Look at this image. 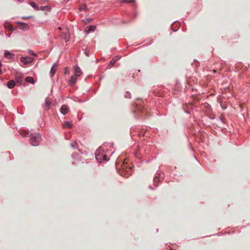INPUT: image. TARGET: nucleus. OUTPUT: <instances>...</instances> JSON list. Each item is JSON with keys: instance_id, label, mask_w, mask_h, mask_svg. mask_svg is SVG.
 <instances>
[{"instance_id": "b1692460", "label": "nucleus", "mask_w": 250, "mask_h": 250, "mask_svg": "<svg viewBox=\"0 0 250 250\" xmlns=\"http://www.w3.org/2000/svg\"><path fill=\"white\" fill-rule=\"evenodd\" d=\"M71 146L73 147V148H75V145L74 144H71Z\"/></svg>"}, {"instance_id": "20e7f679", "label": "nucleus", "mask_w": 250, "mask_h": 250, "mask_svg": "<svg viewBox=\"0 0 250 250\" xmlns=\"http://www.w3.org/2000/svg\"><path fill=\"white\" fill-rule=\"evenodd\" d=\"M19 28L21 30L25 31L29 29V26L25 23L19 22L18 23Z\"/></svg>"}, {"instance_id": "412c9836", "label": "nucleus", "mask_w": 250, "mask_h": 250, "mask_svg": "<svg viewBox=\"0 0 250 250\" xmlns=\"http://www.w3.org/2000/svg\"><path fill=\"white\" fill-rule=\"evenodd\" d=\"M100 156V155L99 154L96 153L95 155V157L97 160H99L101 159V158H98Z\"/></svg>"}, {"instance_id": "c756f323", "label": "nucleus", "mask_w": 250, "mask_h": 250, "mask_svg": "<svg viewBox=\"0 0 250 250\" xmlns=\"http://www.w3.org/2000/svg\"><path fill=\"white\" fill-rule=\"evenodd\" d=\"M45 103H46V104H48V103H47V101H46Z\"/></svg>"}, {"instance_id": "dca6fc26", "label": "nucleus", "mask_w": 250, "mask_h": 250, "mask_svg": "<svg viewBox=\"0 0 250 250\" xmlns=\"http://www.w3.org/2000/svg\"><path fill=\"white\" fill-rule=\"evenodd\" d=\"M135 1V0H122L121 2L131 3Z\"/></svg>"}, {"instance_id": "6ab92c4d", "label": "nucleus", "mask_w": 250, "mask_h": 250, "mask_svg": "<svg viewBox=\"0 0 250 250\" xmlns=\"http://www.w3.org/2000/svg\"><path fill=\"white\" fill-rule=\"evenodd\" d=\"M101 157L103 158V159L105 161H107L108 159H107L105 155H102L101 156Z\"/></svg>"}, {"instance_id": "4be33fe9", "label": "nucleus", "mask_w": 250, "mask_h": 250, "mask_svg": "<svg viewBox=\"0 0 250 250\" xmlns=\"http://www.w3.org/2000/svg\"><path fill=\"white\" fill-rule=\"evenodd\" d=\"M16 82H18V83H21V80H20V78H17L16 79Z\"/></svg>"}, {"instance_id": "2eb2a0df", "label": "nucleus", "mask_w": 250, "mask_h": 250, "mask_svg": "<svg viewBox=\"0 0 250 250\" xmlns=\"http://www.w3.org/2000/svg\"><path fill=\"white\" fill-rule=\"evenodd\" d=\"M72 124L70 122H68V121H66V122H64V127H67L68 128H70L72 127Z\"/></svg>"}, {"instance_id": "a878e982", "label": "nucleus", "mask_w": 250, "mask_h": 250, "mask_svg": "<svg viewBox=\"0 0 250 250\" xmlns=\"http://www.w3.org/2000/svg\"><path fill=\"white\" fill-rule=\"evenodd\" d=\"M28 18H29V17H22V19H28Z\"/></svg>"}, {"instance_id": "5701e85b", "label": "nucleus", "mask_w": 250, "mask_h": 250, "mask_svg": "<svg viewBox=\"0 0 250 250\" xmlns=\"http://www.w3.org/2000/svg\"><path fill=\"white\" fill-rule=\"evenodd\" d=\"M84 54L86 56H89V52L88 51H85Z\"/></svg>"}, {"instance_id": "423d86ee", "label": "nucleus", "mask_w": 250, "mask_h": 250, "mask_svg": "<svg viewBox=\"0 0 250 250\" xmlns=\"http://www.w3.org/2000/svg\"><path fill=\"white\" fill-rule=\"evenodd\" d=\"M74 72L76 77L80 76L82 73L81 69L78 65L75 66L74 67Z\"/></svg>"}, {"instance_id": "1a4fd4ad", "label": "nucleus", "mask_w": 250, "mask_h": 250, "mask_svg": "<svg viewBox=\"0 0 250 250\" xmlns=\"http://www.w3.org/2000/svg\"><path fill=\"white\" fill-rule=\"evenodd\" d=\"M77 81V77L74 76H71V78H70V81H69V84L70 85H73L75 84V83H76Z\"/></svg>"}, {"instance_id": "9b49d317", "label": "nucleus", "mask_w": 250, "mask_h": 250, "mask_svg": "<svg viewBox=\"0 0 250 250\" xmlns=\"http://www.w3.org/2000/svg\"><path fill=\"white\" fill-rule=\"evenodd\" d=\"M4 57L10 59L12 58L14 56V55L13 53H10L8 51H5L4 52Z\"/></svg>"}, {"instance_id": "39448f33", "label": "nucleus", "mask_w": 250, "mask_h": 250, "mask_svg": "<svg viewBox=\"0 0 250 250\" xmlns=\"http://www.w3.org/2000/svg\"><path fill=\"white\" fill-rule=\"evenodd\" d=\"M96 28V27L95 25L87 26L85 28L84 32L86 35H87L91 32H94Z\"/></svg>"}, {"instance_id": "0eeeda50", "label": "nucleus", "mask_w": 250, "mask_h": 250, "mask_svg": "<svg viewBox=\"0 0 250 250\" xmlns=\"http://www.w3.org/2000/svg\"><path fill=\"white\" fill-rule=\"evenodd\" d=\"M69 111L68 107L66 105H62L61 108V112L63 115L66 114Z\"/></svg>"}, {"instance_id": "393cba45", "label": "nucleus", "mask_w": 250, "mask_h": 250, "mask_svg": "<svg viewBox=\"0 0 250 250\" xmlns=\"http://www.w3.org/2000/svg\"><path fill=\"white\" fill-rule=\"evenodd\" d=\"M157 177H155L154 178V182L155 183L157 181Z\"/></svg>"}, {"instance_id": "a211bd4d", "label": "nucleus", "mask_w": 250, "mask_h": 250, "mask_svg": "<svg viewBox=\"0 0 250 250\" xmlns=\"http://www.w3.org/2000/svg\"><path fill=\"white\" fill-rule=\"evenodd\" d=\"M39 9H40L42 11H43L45 10H47V9H48V7L47 6H42L39 8Z\"/></svg>"}, {"instance_id": "7ed1b4c3", "label": "nucleus", "mask_w": 250, "mask_h": 250, "mask_svg": "<svg viewBox=\"0 0 250 250\" xmlns=\"http://www.w3.org/2000/svg\"><path fill=\"white\" fill-rule=\"evenodd\" d=\"M121 58V57L120 56H115L112 59V60H111L110 61V62H109L108 65H107V69H110L112 66L114 64V63L117 62L118 61V60H119Z\"/></svg>"}, {"instance_id": "bb28decb", "label": "nucleus", "mask_w": 250, "mask_h": 250, "mask_svg": "<svg viewBox=\"0 0 250 250\" xmlns=\"http://www.w3.org/2000/svg\"><path fill=\"white\" fill-rule=\"evenodd\" d=\"M29 135V133H27V135H23V137H28V136H29V135Z\"/></svg>"}, {"instance_id": "cd10ccee", "label": "nucleus", "mask_w": 250, "mask_h": 250, "mask_svg": "<svg viewBox=\"0 0 250 250\" xmlns=\"http://www.w3.org/2000/svg\"><path fill=\"white\" fill-rule=\"evenodd\" d=\"M19 1L21 2H22L24 0H18Z\"/></svg>"}, {"instance_id": "4468645a", "label": "nucleus", "mask_w": 250, "mask_h": 250, "mask_svg": "<svg viewBox=\"0 0 250 250\" xmlns=\"http://www.w3.org/2000/svg\"><path fill=\"white\" fill-rule=\"evenodd\" d=\"M80 10L86 11L87 10V6L85 4H83L79 7Z\"/></svg>"}, {"instance_id": "9d476101", "label": "nucleus", "mask_w": 250, "mask_h": 250, "mask_svg": "<svg viewBox=\"0 0 250 250\" xmlns=\"http://www.w3.org/2000/svg\"><path fill=\"white\" fill-rule=\"evenodd\" d=\"M55 65H56V63L54 64L53 65V66H52L51 69L50 70L49 74H50V76L51 77H53V76L54 75V74L56 72V68L55 67Z\"/></svg>"}, {"instance_id": "c85d7f7f", "label": "nucleus", "mask_w": 250, "mask_h": 250, "mask_svg": "<svg viewBox=\"0 0 250 250\" xmlns=\"http://www.w3.org/2000/svg\"><path fill=\"white\" fill-rule=\"evenodd\" d=\"M1 65H2V63H1V62H0V67H1Z\"/></svg>"}, {"instance_id": "f3484780", "label": "nucleus", "mask_w": 250, "mask_h": 250, "mask_svg": "<svg viewBox=\"0 0 250 250\" xmlns=\"http://www.w3.org/2000/svg\"><path fill=\"white\" fill-rule=\"evenodd\" d=\"M125 97L126 98H130L131 97L130 93L128 91L126 92L125 94Z\"/></svg>"}, {"instance_id": "6e6552de", "label": "nucleus", "mask_w": 250, "mask_h": 250, "mask_svg": "<svg viewBox=\"0 0 250 250\" xmlns=\"http://www.w3.org/2000/svg\"><path fill=\"white\" fill-rule=\"evenodd\" d=\"M6 86L10 89L14 88L15 86V82L14 80H10L7 83Z\"/></svg>"}, {"instance_id": "f03ea898", "label": "nucleus", "mask_w": 250, "mask_h": 250, "mask_svg": "<svg viewBox=\"0 0 250 250\" xmlns=\"http://www.w3.org/2000/svg\"><path fill=\"white\" fill-rule=\"evenodd\" d=\"M33 58L30 57H21L20 58L21 62L25 64L31 63L33 61Z\"/></svg>"}, {"instance_id": "aec40b11", "label": "nucleus", "mask_w": 250, "mask_h": 250, "mask_svg": "<svg viewBox=\"0 0 250 250\" xmlns=\"http://www.w3.org/2000/svg\"><path fill=\"white\" fill-rule=\"evenodd\" d=\"M29 53L31 54L32 55H33V56H34L35 57L37 56V54H35V53H34L31 50H29Z\"/></svg>"}, {"instance_id": "ddd939ff", "label": "nucleus", "mask_w": 250, "mask_h": 250, "mask_svg": "<svg viewBox=\"0 0 250 250\" xmlns=\"http://www.w3.org/2000/svg\"><path fill=\"white\" fill-rule=\"evenodd\" d=\"M29 4L33 7L34 8V9L38 10H39V6L35 3H34V2H29Z\"/></svg>"}, {"instance_id": "f8f14e48", "label": "nucleus", "mask_w": 250, "mask_h": 250, "mask_svg": "<svg viewBox=\"0 0 250 250\" xmlns=\"http://www.w3.org/2000/svg\"><path fill=\"white\" fill-rule=\"evenodd\" d=\"M25 81L26 82L30 83L31 84L34 83V80L33 78L31 77H30V76L27 77L25 78Z\"/></svg>"}, {"instance_id": "f257e3e1", "label": "nucleus", "mask_w": 250, "mask_h": 250, "mask_svg": "<svg viewBox=\"0 0 250 250\" xmlns=\"http://www.w3.org/2000/svg\"><path fill=\"white\" fill-rule=\"evenodd\" d=\"M30 142L32 146H37L41 141V136L38 133L31 134L30 135Z\"/></svg>"}]
</instances>
